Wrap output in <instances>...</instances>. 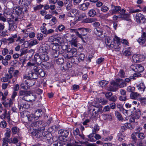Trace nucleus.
<instances>
[{
    "label": "nucleus",
    "mask_w": 146,
    "mask_h": 146,
    "mask_svg": "<svg viewBox=\"0 0 146 146\" xmlns=\"http://www.w3.org/2000/svg\"><path fill=\"white\" fill-rule=\"evenodd\" d=\"M65 29V27L63 25L60 24L57 26L56 28L57 30H58L59 32H61L64 30Z\"/></svg>",
    "instance_id": "obj_42"
},
{
    "label": "nucleus",
    "mask_w": 146,
    "mask_h": 146,
    "mask_svg": "<svg viewBox=\"0 0 146 146\" xmlns=\"http://www.w3.org/2000/svg\"><path fill=\"white\" fill-rule=\"evenodd\" d=\"M22 11V9L19 7H14L13 9V13L19 15L21 14Z\"/></svg>",
    "instance_id": "obj_19"
},
{
    "label": "nucleus",
    "mask_w": 146,
    "mask_h": 146,
    "mask_svg": "<svg viewBox=\"0 0 146 146\" xmlns=\"http://www.w3.org/2000/svg\"><path fill=\"white\" fill-rule=\"evenodd\" d=\"M117 108L119 109L120 111H122L124 109L123 107V106L122 104L119 103H118L117 105Z\"/></svg>",
    "instance_id": "obj_59"
},
{
    "label": "nucleus",
    "mask_w": 146,
    "mask_h": 146,
    "mask_svg": "<svg viewBox=\"0 0 146 146\" xmlns=\"http://www.w3.org/2000/svg\"><path fill=\"white\" fill-rule=\"evenodd\" d=\"M142 55H133L132 57V58L133 59L134 62H137L141 61L139 57Z\"/></svg>",
    "instance_id": "obj_41"
},
{
    "label": "nucleus",
    "mask_w": 146,
    "mask_h": 146,
    "mask_svg": "<svg viewBox=\"0 0 146 146\" xmlns=\"http://www.w3.org/2000/svg\"><path fill=\"white\" fill-rule=\"evenodd\" d=\"M122 52L123 55H131L132 54V52L129 48L124 49Z\"/></svg>",
    "instance_id": "obj_29"
},
{
    "label": "nucleus",
    "mask_w": 146,
    "mask_h": 146,
    "mask_svg": "<svg viewBox=\"0 0 146 146\" xmlns=\"http://www.w3.org/2000/svg\"><path fill=\"white\" fill-rule=\"evenodd\" d=\"M115 116L119 121H122L123 120V118L121 114L117 111H115Z\"/></svg>",
    "instance_id": "obj_38"
},
{
    "label": "nucleus",
    "mask_w": 146,
    "mask_h": 146,
    "mask_svg": "<svg viewBox=\"0 0 146 146\" xmlns=\"http://www.w3.org/2000/svg\"><path fill=\"white\" fill-rule=\"evenodd\" d=\"M75 143H80L81 144H82L83 143H85L86 144V145L88 146H96V144H92L90 143H89L88 142L86 141L85 142H82L79 141H75Z\"/></svg>",
    "instance_id": "obj_31"
},
{
    "label": "nucleus",
    "mask_w": 146,
    "mask_h": 146,
    "mask_svg": "<svg viewBox=\"0 0 146 146\" xmlns=\"http://www.w3.org/2000/svg\"><path fill=\"white\" fill-rule=\"evenodd\" d=\"M7 123L5 120H3L0 122V127L3 128H5L7 126Z\"/></svg>",
    "instance_id": "obj_48"
},
{
    "label": "nucleus",
    "mask_w": 146,
    "mask_h": 146,
    "mask_svg": "<svg viewBox=\"0 0 146 146\" xmlns=\"http://www.w3.org/2000/svg\"><path fill=\"white\" fill-rule=\"evenodd\" d=\"M59 46L55 45V44L53 43L52 44V51L53 52L54 54H57V52H58V51L57 50L58 48L59 47Z\"/></svg>",
    "instance_id": "obj_24"
},
{
    "label": "nucleus",
    "mask_w": 146,
    "mask_h": 146,
    "mask_svg": "<svg viewBox=\"0 0 146 146\" xmlns=\"http://www.w3.org/2000/svg\"><path fill=\"white\" fill-rule=\"evenodd\" d=\"M25 82L27 86L29 87L33 86L35 83V80L33 79H31L29 78L25 80Z\"/></svg>",
    "instance_id": "obj_15"
},
{
    "label": "nucleus",
    "mask_w": 146,
    "mask_h": 146,
    "mask_svg": "<svg viewBox=\"0 0 146 146\" xmlns=\"http://www.w3.org/2000/svg\"><path fill=\"white\" fill-rule=\"evenodd\" d=\"M123 113L125 115V116H129L131 115V113H129V112H130L129 111L126 110L124 109L122 111Z\"/></svg>",
    "instance_id": "obj_60"
},
{
    "label": "nucleus",
    "mask_w": 146,
    "mask_h": 146,
    "mask_svg": "<svg viewBox=\"0 0 146 146\" xmlns=\"http://www.w3.org/2000/svg\"><path fill=\"white\" fill-rule=\"evenodd\" d=\"M42 110L38 109L37 110L35 113V117L38 118L40 117L42 114Z\"/></svg>",
    "instance_id": "obj_35"
},
{
    "label": "nucleus",
    "mask_w": 146,
    "mask_h": 146,
    "mask_svg": "<svg viewBox=\"0 0 146 146\" xmlns=\"http://www.w3.org/2000/svg\"><path fill=\"white\" fill-rule=\"evenodd\" d=\"M117 99V96L115 95H113L109 98V100L114 102L116 101Z\"/></svg>",
    "instance_id": "obj_49"
},
{
    "label": "nucleus",
    "mask_w": 146,
    "mask_h": 146,
    "mask_svg": "<svg viewBox=\"0 0 146 146\" xmlns=\"http://www.w3.org/2000/svg\"><path fill=\"white\" fill-rule=\"evenodd\" d=\"M46 24L44 23L42 24V25L40 27L41 31L43 33L45 34H46V32L47 30L46 28L45 27V26Z\"/></svg>",
    "instance_id": "obj_36"
},
{
    "label": "nucleus",
    "mask_w": 146,
    "mask_h": 146,
    "mask_svg": "<svg viewBox=\"0 0 146 146\" xmlns=\"http://www.w3.org/2000/svg\"><path fill=\"white\" fill-rule=\"evenodd\" d=\"M135 87L131 86H128L127 89V90L128 92H131V93L135 91Z\"/></svg>",
    "instance_id": "obj_52"
},
{
    "label": "nucleus",
    "mask_w": 146,
    "mask_h": 146,
    "mask_svg": "<svg viewBox=\"0 0 146 146\" xmlns=\"http://www.w3.org/2000/svg\"><path fill=\"white\" fill-rule=\"evenodd\" d=\"M117 137L118 138V140L119 141H120L124 140L125 137L124 135H123L121 133H119L117 134Z\"/></svg>",
    "instance_id": "obj_39"
},
{
    "label": "nucleus",
    "mask_w": 146,
    "mask_h": 146,
    "mask_svg": "<svg viewBox=\"0 0 146 146\" xmlns=\"http://www.w3.org/2000/svg\"><path fill=\"white\" fill-rule=\"evenodd\" d=\"M131 138L132 139V142L133 143H136L137 141V138L135 135V134L133 133L131 135Z\"/></svg>",
    "instance_id": "obj_44"
},
{
    "label": "nucleus",
    "mask_w": 146,
    "mask_h": 146,
    "mask_svg": "<svg viewBox=\"0 0 146 146\" xmlns=\"http://www.w3.org/2000/svg\"><path fill=\"white\" fill-rule=\"evenodd\" d=\"M58 133L61 136L66 137L69 134V132L66 130L61 129L58 131Z\"/></svg>",
    "instance_id": "obj_16"
},
{
    "label": "nucleus",
    "mask_w": 146,
    "mask_h": 146,
    "mask_svg": "<svg viewBox=\"0 0 146 146\" xmlns=\"http://www.w3.org/2000/svg\"><path fill=\"white\" fill-rule=\"evenodd\" d=\"M56 62L58 64H62L64 62V59L62 58H59L56 60Z\"/></svg>",
    "instance_id": "obj_47"
},
{
    "label": "nucleus",
    "mask_w": 146,
    "mask_h": 146,
    "mask_svg": "<svg viewBox=\"0 0 146 146\" xmlns=\"http://www.w3.org/2000/svg\"><path fill=\"white\" fill-rule=\"evenodd\" d=\"M42 121H37L33 122L31 124V126L35 129L36 128H38L39 131H44L45 129V126H46V123H44L41 126L42 124Z\"/></svg>",
    "instance_id": "obj_2"
},
{
    "label": "nucleus",
    "mask_w": 146,
    "mask_h": 146,
    "mask_svg": "<svg viewBox=\"0 0 146 146\" xmlns=\"http://www.w3.org/2000/svg\"><path fill=\"white\" fill-rule=\"evenodd\" d=\"M109 9L108 7L105 5H103L101 8V10L104 12H107L108 11Z\"/></svg>",
    "instance_id": "obj_51"
},
{
    "label": "nucleus",
    "mask_w": 146,
    "mask_h": 146,
    "mask_svg": "<svg viewBox=\"0 0 146 146\" xmlns=\"http://www.w3.org/2000/svg\"><path fill=\"white\" fill-rule=\"evenodd\" d=\"M18 107L20 111H23L25 109L30 108V105L27 102L23 101L22 100H19L18 101Z\"/></svg>",
    "instance_id": "obj_3"
},
{
    "label": "nucleus",
    "mask_w": 146,
    "mask_h": 146,
    "mask_svg": "<svg viewBox=\"0 0 146 146\" xmlns=\"http://www.w3.org/2000/svg\"><path fill=\"white\" fill-rule=\"evenodd\" d=\"M99 129V127L98 125H96L92 131L94 132V133H96Z\"/></svg>",
    "instance_id": "obj_63"
},
{
    "label": "nucleus",
    "mask_w": 146,
    "mask_h": 146,
    "mask_svg": "<svg viewBox=\"0 0 146 146\" xmlns=\"http://www.w3.org/2000/svg\"><path fill=\"white\" fill-rule=\"evenodd\" d=\"M136 69L134 70L135 72H138L139 73L142 72L144 70V67L141 65H138L136 66Z\"/></svg>",
    "instance_id": "obj_23"
},
{
    "label": "nucleus",
    "mask_w": 146,
    "mask_h": 146,
    "mask_svg": "<svg viewBox=\"0 0 146 146\" xmlns=\"http://www.w3.org/2000/svg\"><path fill=\"white\" fill-rule=\"evenodd\" d=\"M40 56V55H35L34 57V60L39 64H40L42 62Z\"/></svg>",
    "instance_id": "obj_25"
},
{
    "label": "nucleus",
    "mask_w": 146,
    "mask_h": 146,
    "mask_svg": "<svg viewBox=\"0 0 146 146\" xmlns=\"http://www.w3.org/2000/svg\"><path fill=\"white\" fill-rule=\"evenodd\" d=\"M11 130L13 134L15 135L17 133H18L19 132V129L16 126H13L12 127L11 129Z\"/></svg>",
    "instance_id": "obj_33"
},
{
    "label": "nucleus",
    "mask_w": 146,
    "mask_h": 146,
    "mask_svg": "<svg viewBox=\"0 0 146 146\" xmlns=\"http://www.w3.org/2000/svg\"><path fill=\"white\" fill-rule=\"evenodd\" d=\"M11 139V143H13L14 144H15L17 143L19 141V140L16 137H14L13 139L12 138Z\"/></svg>",
    "instance_id": "obj_62"
},
{
    "label": "nucleus",
    "mask_w": 146,
    "mask_h": 146,
    "mask_svg": "<svg viewBox=\"0 0 146 146\" xmlns=\"http://www.w3.org/2000/svg\"><path fill=\"white\" fill-rule=\"evenodd\" d=\"M4 113L3 114L4 118H6L8 120H9L10 119V115L9 114L7 113V110H4Z\"/></svg>",
    "instance_id": "obj_43"
},
{
    "label": "nucleus",
    "mask_w": 146,
    "mask_h": 146,
    "mask_svg": "<svg viewBox=\"0 0 146 146\" xmlns=\"http://www.w3.org/2000/svg\"><path fill=\"white\" fill-rule=\"evenodd\" d=\"M58 41L59 46H63L64 45V42L65 41V39L63 37H57Z\"/></svg>",
    "instance_id": "obj_30"
},
{
    "label": "nucleus",
    "mask_w": 146,
    "mask_h": 146,
    "mask_svg": "<svg viewBox=\"0 0 146 146\" xmlns=\"http://www.w3.org/2000/svg\"><path fill=\"white\" fill-rule=\"evenodd\" d=\"M30 91L21 90L19 92V96H25L27 94H29L31 93Z\"/></svg>",
    "instance_id": "obj_32"
},
{
    "label": "nucleus",
    "mask_w": 146,
    "mask_h": 146,
    "mask_svg": "<svg viewBox=\"0 0 146 146\" xmlns=\"http://www.w3.org/2000/svg\"><path fill=\"white\" fill-rule=\"evenodd\" d=\"M38 42L36 39H34L31 40L29 43L30 46H32L34 45H36Z\"/></svg>",
    "instance_id": "obj_46"
},
{
    "label": "nucleus",
    "mask_w": 146,
    "mask_h": 146,
    "mask_svg": "<svg viewBox=\"0 0 146 146\" xmlns=\"http://www.w3.org/2000/svg\"><path fill=\"white\" fill-rule=\"evenodd\" d=\"M137 87L138 90L141 92H144L146 88V87L143 82L140 83L137 86Z\"/></svg>",
    "instance_id": "obj_18"
},
{
    "label": "nucleus",
    "mask_w": 146,
    "mask_h": 146,
    "mask_svg": "<svg viewBox=\"0 0 146 146\" xmlns=\"http://www.w3.org/2000/svg\"><path fill=\"white\" fill-rule=\"evenodd\" d=\"M37 74L42 77H44L45 74L43 70L41 68L39 70H38Z\"/></svg>",
    "instance_id": "obj_50"
},
{
    "label": "nucleus",
    "mask_w": 146,
    "mask_h": 146,
    "mask_svg": "<svg viewBox=\"0 0 146 146\" xmlns=\"http://www.w3.org/2000/svg\"><path fill=\"white\" fill-rule=\"evenodd\" d=\"M99 110V109L98 108L96 107L94 108L90 109L89 112L91 116L94 117H96L98 115V112Z\"/></svg>",
    "instance_id": "obj_9"
},
{
    "label": "nucleus",
    "mask_w": 146,
    "mask_h": 146,
    "mask_svg": "<svg viewBox=\"0 0 146 146\" xmlns=\"http://www.w3.org/2000/svg\"><path fill=\"white\" fill-rule=\"evenodd\" d=\"M42 60L43 62L47 61L48 60V55H40Z\"/></svg>",
    "instance_id": "obj_53"
},
{
    "label": "nucleus",
    "mask_w": 146,
    "mask_h": 146,
    "mask_svg": "<svg viewBox=\"0 0 146 146\" xmlns=\"http://www.w3.org/2000/svg\"><path fill=\"white\" fill-rule=\"evenodd\" d=\"M103 30V27L100 26L99 27L95 28L94 32L97 36H99L102 34Z\"/></svg>",
    "instance_id": "obj_10"
},
{
    "label": "nucleus",
    "mask_w": 146,
    "mask_h": 146,
    "mask_svg": "<svg viewBox=\"0 0 146 146\" xmlns=\"http://www.w3.org/2000/svg\"><path fill=\"white\" fill-rule=\"evenodd\" d=\"M146 39V33L143 32L141 37H140L137 40L138 42L140 44H143L145 42Z\"/></svg>",
    "instance_id": "obj_13"
},
{
    "label": "nucleus",
    "mask_w": 146,
    "mask_h": 146,
    "mask_svg": "<svg viewBox=\"0 0 146 146\" xmlns=\"http://www.w3.org/2000/svg\"><path fill=\"white\" fill-rule=\"evenodd\" d=\"M69 31L70 32L72 33H75L76 35L79 37L83 41H84L83 40V37H82L81 35L80 34V33L78 31L77 29H70Z\"/></svg>",
    "instance_id": "obj_17"
},
{
    "label": "nucleus",
    "mask_w": 146,
    "mask_h": 146,
    "mask_svg": "<svg viewBox=\"0 0 146 146\" xmlns=\"http://www.w3.org/2000/svg\"><path fill=\"white\" fill-rule=\"evenodd\" d=\"M77 50L75 48H72L69 51V53L70 54L72 55H76L77 54Z\"/></svg>",
    "instance_id": "obj_58"
},
{
    "label": "nucleus",
    "mask_w": 146,
    "mask_h": 146,
    "mask_svg": "<svg viewBox=\"0 0 146 146\" xmlns=\"http://www.w3.org/2000/svg\"><path fill=\"white\" fill-rule=\"evenodd\" d=\"M112 94V93L111 92H106L105 94V95L106 98L109 100V98L111 96Z\"/></svg>",
    "instance_id": "obj_64"
},
{
    "label": "nucleus",
    "mask_w": 146,
    "mask_h": 146,
    "mask_svg": "<svg viewBox=\"0 0 146 146\" xmlns=\"http://www.w3.org/2000/svg\"><path fill=\"white\" fill-rule=\"evenodd\" d=\"M3 146H8V143H11V139H9L7 137H4L3 138Z\"/></svg>",
    "instance_id": "obj_20"
},
{
    "label": "nucleus",
    "mask_w": 146,
    "mask_h": 146,
    "mask_svg": "<svg viewBox=\"0 0 146 146\" xmlns=\"http://www.w3.org/2000/svg\"><path fill=\"white\" fill-rule=\"evenodd\" d=\"M111 85L108 87L107 90L110 91L112 92H115L117 90V88H116L115 86L116 85L117 83L115 82H111Z\"/></svg>",
    "instance_id": "obj_11"
},
{
    "label": "nucleus",
    "mask_w": 146,
    "mask_h": 146,
    "mask_svg": "<svg viewBox=\"0 0 146 146\" xmlns=\"http://www.w3.org/2000/svg\"><path fill=\"white\" fill-rule=\"evenodd\" d=\"M112 9L110 10L108 15H113V14H116L118 13H121V7L119 6H115L113 5H111Z\"/></svg>",
    "instance_id": "obj_4"
},
{
    "label": "nucleus",
    "mask_w": 146,
    "mask_h": 146,
    "mask_svg": "<svg viewBox=\"0 0 146 146\" xmlns=\"http://www.w3.org/2000/svg\"><path fill=\"white\" fill-rule=\"evenodd\" d=\"M140 111L139 110L137 111V112H136L133 116L136 118V119H137L140 117Z\"/></svg>",
    "instance_id": "obj_55"
},
{
    "label": "nucleus",
    "mask_w": 146,
    "mask_h": 146,
    "mask_svg": "<svg viewBox=\"0 0 146 146\" xmlns=\"http://www.w3.org/2000/svg\"><path fill=\"white\" fill-rule=\"evenodd\" d=\"M17 28V25L15 22L10 23L9 25V30L11 31H14Z\"/></svg>",
    "instance_id": "obj_22"
},
{
    "label": "nucleus",
    "mask_w": 146,
    "mask_h": 146,
    "mask_svg": "<svg viewBox=\"0 0 146 146\" xmlns=\"http://www.w3.org/2000/svg\"><path fill=\"white\" fill-rule=\"evenodd\" d=\"M35 99V96L34 95H33L31 92L29 94H27L25 96H23L21 99H20L19 100H22L23 101L29 102H32L33 101H34Z\"/></svg>",
    "instance_id": "obj_6"
},
{
    "label": "nucleus",
    "mask_w": 146,
    "mask_h": 146,
    "mask_svg": "<svg viewBox=\"0 0 146 146\" xmlns=\"http://www.w3.org/2000/svg\"><path fill=\"white\" fill-rule=\"evenodd\" d=\"M83 31V36H85L87 35V33H90L91 31V30L89 28H84Z\"/></svg>",
    "instance_id": "obj_45"
},
{
    "label": "nucleus",
    "mask_w": 146,
    "mask_h": 146,
    "mask_svg": "<svg viewBox=\"0 0 146 146\" xmlns=\"http://www.w3.org/2000/svg\"><path fill=\"white\" fill-rule=\"evenodd\" d=\"M139 94L137 92H133L130 94V97L131 98L133 99H136L138 96H139Z\"/></svg>",
    "instance_id": "obj_40"
},
{
    "label": "nucleus",
    "mask_w": 146,
    "mask_h": 146,
    "mask_svg": "<svg viewBox=\"0 0 146 146\" xmlns=\"http://www.w3.org/2000/svg\"><path fill=\"white\" fill-rule=\"evenodd\" d=\"M80 14V11L75 8L72 9L67 13L68 16L69 17H75L78 16Z\"/></svg>",
    "instance_id": "obj_7"
},
{
    "label": "nucleus",
    "mask_w": 146,
    "mask_h": 146,
    "mask_svg": "<svg viewBox=\"0 0 146 146\" xmlns=\"http://www.w3.org/2000/svg\"><path fill=\"white\" fill-rule=\"evenodd\" d=\"M119 100L120 101H125L127 100V96H120L119 97Z\"/></svg>",
    "instance_id": "obj_56"
},
{
    "label": "nucleus",
    "mask_w": 146,
    "mask_h": 146,
    "mask_svg": "<svg viewBox=\"0 0 146 146\" xmlns=\"http://www.w3.org/2000/svg\"><path fill=\"white\" fill-rule=\"evenodd\" d=\"M29 46H30L29 43L27 41H25L22 45V47L23 48H26Z\"/></svg>",
    "instance_id": "obj_54"
},
{
    "label": "nucleus",
    "mask_w": 146,
    "mask_h": 146,
    "mask_svg": "<svg viewBox=\"0 0 146 146\" xmlns=\"http://www.w3.org/2000/svg\"><path fill=\"white\" fill-rule=\"evenodd\" d=\"M11 58V55H7L2 60V63L3 64L5 65H7L8 62L7 60H9Z\"/></svg>",
    "instance_id": "obj_28"
},
{
    "label": "nucleus",
    "mask_w": 146,
    "mask_h": 146,
    "mask_svg": "<svg viewBox=\"0 0 146 146\" xmlns=\"http://www.w3.org/2000/svg\"><path fill=\"white\" fill-rule=\"evenodd\" d=\"M90 5V3L89 2L83 3L82 4L79 5L78 6L79 9L83 11L86 10L88 8Z\"/></svg>",
    "instance_id": "obj_14"
},
{
    "label": "nucleus",
    "mask_w": 146,
    "mask_h": 146,
    "mask_svg": "<svg viewBox=\"0 0 146 146\" xmlns=\"http://www.w3.org/2000/svg\"><path fill=\"white\" fill-rule=\"evenodd\" d=\"M120 40L119 38L116 35L115 36L113 39L107 37L106 39L105 43L109 48H114L116 50H119L121 46Z\"/></svg>",
    "instance_id": "obj_1"
},
{
    "label": "nucleus",
    "mask_w": 146,
    "mask_h": 146,
    "mask_svg": "<svg viewBox=\"0 0 146 146\" xmlns=\"http://www.w3.org/2000/svg\"><path fill=\"white\" fill-rule=\"evenodd\" d=\"M137 137L141 139H143L145 138V135L143 133H139L137 135Z\"/></svg>",
    "instance_id": "obj_57"
},
{
    "label": "nucleus",
    "mask_w": 146,
    "mask_h": 146,
    "mask_svg": "<svg viewBox=\"0 0 146 146\" xmlns=\"http://www.w3.org/2000/svg\"><path fill=\"white\" fill-rule=\"evenodd\" d=\"M39 52L40 53H43L42 55H46L49 54L48 48L45 45H43L39 48Z\"/></svg>",
    "instance_id": "obj_12"
},
{
    "label": "nucleus",
    "mask_w": 146,
    "mask_h": 146,
    "mask_svg": "<svg viewBox=\"0 0 146 146\" xmlns=\"http://www.w3.org/2000/svg\"><path fill=\"white\" fill-rule=\"evenodd\" d=\"M28 75L29 78H31L33 79H37L38 77L37 73H34L32 71L29 72Z\"/></svg>",
    "instance_id": "obj_21"
},
{
    "label": "nucleus",
    "mask_w": 146,
    "mask_h": 146,
    "mask_svg": "<svg viewBox=\"0 0 146 146\" xmlns=\"http://www.w3.org/2000/svg\"><path fill=\"white\" fill-rule=\"evenodd\" d=\"M126 10L122 9L120 13V15L118 16V18H120L121 20L130 21L131 20L130 15L126 13Z\"/></svg>",
    "instance_id": "obj_5"
},
{
    "label": "nucleus",
    "mask_w": 146,
    "mask_h": 146,
    "mask_svg": "<svg viewBox=\"0 0 146 146\" xmlns=\"http://www.w3.org/2000/svg\"><path fill=\"white\" fill-rule=\"evenodd\" d=\"M70 44L72 46H74L75 47H77L78 44L77 41L75 38L74 37L72 39L69 41Z\"/></svg>",
    "instance_id": "obj_27"
},
{
    "label": "nucleus",
    "mask_w": 146,
    "mask_h": 146,
    "mask_svg": "<svg viewBox=\"0 0 146 146\" xmlns=\"http://www.w3.org/2000/svg\"><path fill=\"white\" fill-rule=\"evenodd\" d=\"M135 18L137 22L138 23L143 24L145 22V19L144 16L140 13L137 14Z\"/></svg>",
    "instance_id": "obj_8"
},
{
    "label": "nucleus",
    "mask_w": 146,
    "mask_h": 146,
    "mask_svg": "<svg viewBox=\"0 0 146 146\" xmlns=\"http://www.w3.org/2000/svg\"><path fill=\"white\" fill-rule=\"evenodd\" d=\"M88 15L90 17H94L96 14V12L94 9L90 10L88 12Z\"/></svg>",
    "instance_id": "obj_26"
},
{
    "label": "nucleus",
    "mask_w": 146,
    "mask_h": 146,
    "mask_svg": "<svg viewBox=\"0 0 146 146\" xmlns=\"http://www.w3.org/2000/svg\"><path fill=\"white\" fill-rule=\"evenodd\" d=\"M72 66L71 63L68 62L64 66H63L62 68L64 70H68L69 68H71Z\"/></svg>",
    "instance_id": "obj_37"
},
{
    "label": "nucleus",
    "mask_w": 146,
    "mask_h": 146,
    "mask_svg": "<svg viewBox=\"0 0 146 146\" xmlns=\"http://www.w3.org/2000/svg\"><path fill=\"white\" fill-rule=\"evenodd\" d=\"M2 53L3 55H6L7 54H12L13 53V50H8L6 48H4L2 51Z\"/></svg>",
    "instance_id": "obj_34"
},
{
    "label": "nucleus",
    "mask_w": 146,
    "mask_h": 146,
    "mask_svg": "<svg viewBox=\"0 0 146 146\" xmlns=\"http://www.w3.org/2000/svg\"><path fill=\"white\" fill-rule=\"evenodd\" d=\"M66 7V9L67 11L70 10L72 9L71 8L72 7L73 5L72 3L70 4L65 5Z\"/></svg>",
    "instance_id": "obj_61"
}]
</instances>
